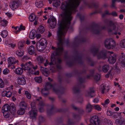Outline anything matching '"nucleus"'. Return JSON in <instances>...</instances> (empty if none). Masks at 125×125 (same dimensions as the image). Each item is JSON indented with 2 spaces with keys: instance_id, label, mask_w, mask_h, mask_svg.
Instances as JSON below:
<instances>
[{
  "instance_id": "f257e3e1",
  "label": "nucleus",
  "mask_w": 125,
  "mask_h": 125,
  "mask_svg": "<svg viewBox=\"0 0 125 125\" xmlns=\"http://www.w3.org/2000/svg\"><path fill=\"white\" fill-rule=\"evenodd\" d=\"M80 0H67V2H64L61 6L62 14L61 15L62 17V20H71V14L76 11V8L79 4Z\"/></svg>"
},
{
  "instance_id": "f03ea898",
  "label": "nucleus",
  "mask_w": 125,
  "mask_h": 125,
  "mask_svg": "<svg viewBox=\"0 0 125 125\" xmlns=\"http://www.w3.org/2000/svg\"><path fill=\"white\" fill-rule=\"evenodd\" d=\"M22 68L26 73L29 74L32 73L33 71L31 69L32 65L31 62L26 63H22L21 65Z\"/></svg>"
},
{
  "instance_id": "7ed1b4c3",
  "label": "nucleus",
  "mask_w": 125,
  "mask_h": 125,
  "mask_svg": "<svg viewBox=\"0 0 125 125\" xmlns=\"http://www.w3.org/2000/svg\"><path fill=\"white\" fill-rule=\"evenodd\" d=\"M104 45L105 47L107 49H113L115 45V41L111 38L107 39L104 42Z\"/></svg>"
},
{
  "instance_id": "20e7f679",
  "label": "nucleus",
  "mask_w": 125,
  "mask_h": 125,
  "mask_svg": "<svg viewBox=\"0 0 125 125\" xmlns=\"http://www.w3.org/2000/svg\"><path fill=\"white\" fill-rule=\"evenodd\" d=\"M2 112H10L12 113L14 112L15 110L14 105L13 103L10 104L9 106L8 104H5L3 107L2 108Z\"/></svg>"
},
{
  "instance_id": "39448f33",
  "label": "nucleus",
  "mask_w": 125,
  "mask_h": 125,
  "mask_svg": "<svg viewBox=\"0 0 125 125\" xmlns=\"http://www.w3.org/2000/svg\"><path fill=\"white\" fill-rule=\"evenodd\" d=\"M13 86L11 85L10 87L6 88L5 90L2 92L1 93V95L2 96H6L7 97H10L12 95V94L10 91V89H12Z\"/></svg>"
},
{
  "instance_id": "423d86ee",
  "label": "nucleus",
  "mask_w": 125,
  "mask_h": 125,
  "mask_svg": "<svg viewBox=\"0 0 125 125\" xmlns=\"http://www.w3.org/2000/svg\"><path fill=\"white\" fill-rule=\"evenodd\" d=\"M31 111L29 113V115L31 118L34 119L37 115V111L33 103H31Z\"/></svg>"
},
{
  "instance_id": "0eeeda50",
  "label": "nucleus",
  "mask_w": 125,
  "mask_h": 125,
  "mask_svg": "<svg viewBox=\"0 0 125 125\" xmlns=\"http://www.w3.org/2000/svg\"><path fill=\"white\" fill-rule=\"evenodd\" d=\"M90 121L92 124L89 125H101L100 121L98 119L96 116H95L92 117Z\"/></svg>"
},
{
  "instance_id": "6e6552de",
  "label": "nucleus",
  "mask_w": 125,
  "mask_h": 125,
  "mask_svg": "<svg viewBox=\"0 0 125 125\" xmlns=\"http://www.w3.org/2000/svg\"><path fill=\"white\" fill-rule=\"evenodd\" d=\"M47 22L48 23H49L50 26L51 27L53 28L56 25V20L54 17H51L48 20Z\"/></svg>"
},
{
  "instance_id": "1a4fd4ad",
  "label": "nucleus",
  "mask_w": 125,
  "mask_h": 125,
  "mask_svg": "<svg viewBox=\"0 0 125 125\" xmlns=\"http://www.w3.org/2000/svg\"><path fill=\"white\" fill-rule=\"evenodd\" d=\"M17 81V83L19 85H24L26 83V78L23 76L18 77Z\"/></svg>"
},
{
  "instance_id": "9d476101",
  "label": "nucleus",
  "mask_w": 125,
  "mask_h": 125,
  "mask_svg": "<svg viewBox=\"0 0 125 125\" xmlns=\"http://www.w3.org/2000/svg\"><path fill=\"white\" fill-rule=\"evenodd\" d=\"M7 61L9 64V66H11L18 63V61L15 59L14 57H10L7 59Z\"/></svg>"
},
{
  "instance_id": "9b49d317",
  "label": "nucleus",
  "mask_w": 125,
  "mask_h": 125,
  "mask_svg": "<svg viewBox=\"0 0 125 125\" xmlns=\"http://www.w3.org/2000/svg\"><path fill=\"white\" fill-rule=\"evenodd\" d=\"M109 53L110 54V56L108 59V61L110 63H114L115 62L116 56L113 52H110Z\"/></svg>"
},
{
  "instance_id": "f8f14e48",
  "label": "nucleus",
  "mask_w": 125,
  "mask_h": 125,
  "mask_svg": "<svg viewBox=\"0 0 125 125\" xmlns=\"http://www.w3.org/2000/svg\"><path fill=\"white\" fill-rule=\"evenodd\" d=\"M19 5V3L16 1L12 2L10 5L11 8L13 10L18 8Z\"/></svg>"
},
{
  "instance_id": "ddd939ff",
  "label": "nucleus",
  "mask_w": 125,
  "mask_h": 125,
  "mask_svg": "<svg viewBox=\"0 0 125 125\" xmlns=\"http://www.w3.org/2000/svg\"><path fill=\"white\" fill-rule=\"evenodd\" d=\"M45 45H43L40 43H38L37 44L36 48L37 50L39 51H41L43 50L45 48Z\"/></svg>"
},
{
  "instance_id": "4468645a",
  "label": "nucleus",
  "mask_w": 125,
  "mask_h": 125,
  "mask_svg": "<svg viewBox=\"0 0 125 125\" xmlns=\"http://www.w3.org/2000/svg\"><path fill=\"white\" fill-rule=\"evenodd\" d=\"M7 24V21L6 20L0 17V27L6 26Z\"/></svg>"
},
{
  "instance_id": "2eb2a0df",
  "label": "nucleus",
  "mask_w": 125,
  "mask_h": 125,
  "mask_svg": "<svg viewBox=\"0 0 125 125\" xmlns=\"http://www.w3.org/2000/svg\"><path fill=\"white\" fill-rule=\"evenodd\" d=\"M36 32L35 30H32L30 32L29 36L30 38L33 39H34L36 36Z\"/></svg>"
},
{
  "instance_id": "dca6fc26",
  "label": "nucleus",
  "mask_w": 125,
  "mask_h": 125,
  "mask_svg": "<svg viewBox=\"0 0 125 125\" xmlns=\"http://www.w3.org/2000/svg\"><path fill=\"white\" fill-rule=\"evenodd\" d=\"M52 86V85H51L49 83H46L45 88L42 89V93L43 94V92L44 91L47 90L48 89L51 88Z\"/></svg>"
},
{
  "instance_id": "f3484780",
  "label": "nucleus",
  "mask_w": 125,
  "mask_h": 125,
  "mask_svg": "<svg viewBox=\"0 0 125 125\" xmlns=\"http://www.w3.org/2000/svg\"><path fill=\"white\" fill-rule=\"evenodd\" d=\"M36 6L38 8H41L43 6L42 2L40 0H37L35 3Z\"/></svg>"
},
{
  "instance_id": "a211bd4d",
  "label": "nucleus",
  "mask_w": 125,
  "mask_h": 125,
  "mask_svg": "<svg viewBox=\"0 0 125 125\" xmlns=\"http://www.w3.org/2000/svg\"><path fill=\"white\" fill-rule=\"evenodd\" d=\"M60 2L59 0H53L52 4L55 7H57L60 6Z\"/></svg>"
},
{
  "instance_id": "6ab92c4d",
  "label": "nucleus",
  "mask_w": 125,
  "mask_h": 125,
  "mask_svg": "<svg viewBox=\"0 0 125 125\" xmlns=\"http://www.w3.org/2000/svg\"><path fill=\"white\" fill-rule=\"evenodd\" d=\"M22 68H18L15 69V73L17 75H21L23 72V70Z\"/></svg>"
},
{
  "instance_id": "aec40b11",
  "label": "nucleus",
  "mask_w": 125,
  "mask_h": 125,
  "mask_svg": "<svg viewBox=\"0 0 125 125\" xmlns=\"http://www.w3.org/2000/svg\"><path fill=\"white\" fill-rule=\"evenodd\" d=\"M28 50V53L30 54H32L34 53V49L33 46H30Z\"/></svg>"
},
{
  "instance_id": "412c9836",
  "label": "nucleus",
  "mask_w": 125,
  "mask_h": 125,
  "mask_svg": "<svg viewBox=\"0 0 125 125\" xmlns=\"http://www.w3.org/2000/svg\"><path fill=\"white\" fill-rule=\"evenodd\" d=\"M113 30L115 31V35L118 34L119 35H121V33L118 31H121V29L118 27H116L115 26L114 27Z\"/></svg>"
},
{
  "instance_id": "4be33fe9",
  "label": "nucleus",
  "mask_w": 125,
  "mask_h": 125,
  "mask_svg": "<svg viewBox=\"0 0 125 125\" xmlns=\"http://www.w3.org/2000/svg\"><path fill=\"white\" fill-rule=\"evenodd\" d=\"M6 45L12 48H14L15 46V45L14 43H13L12 42H8L7 41L5 42Z\"/></svg>"
},
{
  "instance_id": "5701e85b",
  "label": "nucleus",
  "mask_w": 125,
  "mask_h": 125,
  "mask_svg": "<svg viewBox=\"0 0 125 125\" xmlns=\"http://www.w3.org/2000/svg\"><path fill=\"white\" fill-rule=\"evenodd\" d=\"M106 88V86L104 84H101L100 87V90L101 91L102 94H104L105 92V90Z\"/></svg>"
},
{
  "instance_id": "b1692460",
  "label": "nucleus",
  "mask_w": 125,
  "mask_h": 125,
  "mask_svg": "<svg viewBox=\"0 0 125 125\" xmlns=\"http://www.w3.org/2000/svg\"><path fill=\"white\" fill-rule=\"evenodd\" d=\"M36 16L35 14L33 13L31 14L29 17V20L30 21H33L35 19Z\"/></svg>"
},
{
  "instance_id": "393cba45",
  "label": "nucleus",
  "mask_w": 125,
  "mask_h": 125,
  "mask_svg": "<svg viewBox=\"0 0 125 125\" xmlns=\"http://www.w3.org/2000/svg\"><path fill=\"white\" fill-rule=\"evenodd\" d=\"M17 51L16 52V54L18 56H21L23 55V52L21 49H20Z\"/></svg>"
},
{
  "instance_id": "a878e982",
  "label": "nucleus",
  "mask_w": 125,
  "mask_h": 125,
  "mask_svg": "<svg viewBox=\"0 0 125 125\" xmlns=\"http://www.w3.org/2000/svg\"><path fill=\"white\" fill-rule=\"evenodd\" d=\"M27 105L24 102H21L20 104V108H23L24 109L26 107Z\"/></svg>"
},
{
  "instance_id": "bb28decb",
  "label": "nucleus",
  "mask_w": 125,
  "mask_h": 125,
  "mask_svg": "<svg viewBox=\"0 0 125 125\" xmlns=\"http://www.w3.org/2000/svg\"><path fill=\"white\" fill-rule=\"evenodd\" d=\"M0 34L3 37H6L8 34V32L6 31L3 30L1 32Z\"/></svg>"
},
{
  "instance_id": "cd10ccee",
  "label": "nucleus",
  "mask_w": 125,
  "mask_h": 125,
  "mask_svg": "<svg viewBox=\"0 0 125 125\" xmlns=\"http://www.w3.org/2000/svg\"><path fill=\"white\" fill-rule=\"evenodd\" d=\"M37 60L39 63H42L43 62L44 59H43L41 56H39L37 58Z\"/></svg>"
},
{
  "instance_id": "c85d7f7f",
  "label": "nucleus",
  "mask_w": 125,
  "mask_h": 125,
  "mask_svg": "<svg viewBox=\"0 0 125 125\" xmlns=\"http://www.w3.org/2000/svg\"><path fill=\"white\" fill-rule=\"evenodd\" d=\"M24 112V109L23 108H21L19 109L17 111V114L19 115H21L23 114Z\"/></svg>"
},
{
  "instance_id": "c756f323",
  "label": "nucleus",
  "mask_w": 125,
  "mask_h": 125,
  "mask_svg": "<svg viewBox=\"0 0 125 125\" xmlns=\"http://www.w3.org/2000/svg\"><path fill=\"white\" fill-rule=\"evenodd\" d=\"M92 106L90 104H88L86 107V110L88 112H90L91 110Z\"/></svg>"
},
{
  "instance_id": "7c9ffc66",
  "label": "nucleus",
  "mask_w": 125,
  "mask_h": 125,
  "mask_svg": "<svg viewBox=\"0 0 125 125\" xmlns=\"http://www.w3.org/2000/svg\"><path fill=\"white\" fill-rule=\"evenodd\" d=\"M120 45L121 47L125 48V39L121 41Z\"/></svg>"
},
{
  "instance_id": "2f4dec72",
  "label": "nucleus",
  "mask_w": 125,
  "mask_h": 125,
  "mask_svg": "<svg viewBox=\"0 0 125 125\" xmlns=\"http://www.w3.org/2000/svg\"><path fill=\"white\" fill-rule=\"evenodd\" d=\"M93 107L94 109L98 111H101L102 109L101 106L99 105L96 104L94 105V106Z\"/></svg>"
},
{
  "instance_id": "473e14b6",
  "label": "nucleus",
  "mask_w": 125,
  "mask_h": 125,
  "mask_svg": "<svg viewBox=\"0 0 125 125\" xmlns=\"http://www.w3.org/2000/svg\"><path fill=\"white\" fill-rule=\"evenodd\" d=\"M109 69V67L108 65H105L102 67V70L105 72H107Z\"/></svg>"
},
{
  "instance_id": "72a5a7b5",
  "label": "nucleus",
  "mask_w": 125,
  "mask_h": 125,
  "mask_svg": "<svg viewBox=\"0 0 125 125\" xmlns=\"http://www.w3.org/2000/svg\"><path fill=\"white\" fill-rule=\"evenodd\" d=\"M38 31L39 32L42 33L44 31V29L43 26H40L39 27Z\"/></svg>"
},
{
  "instance_id": "f704fd0d",
  "label": "nucleus",
  "mask_w": 125,
  "mask_h": 125,
  "mask_svg": "<svg viewBox=\"0 0 125 125\" xmlns=\"http://www.w3.org/2000/svg\"><path fill=\"white\" fill-rule=\"evenodd\" d=\"M46 41L45 39L44 38H42L41 39L38 43H40V44H42L43 45H44V43H46Z\"/></svg>"
},
{
  "instance_id": "c9c22d12",
  "label": "nucleus",
  "mask_w": 125,
  "mask_h": 125,
  "mask_svg": "<svg viewBox=\"0 0 125 125\" xmlns=\"http://www.w3.org/2000/svg\"><path fill=\"white\" fill-rule=\"evenodd\" d=\"M25 95L28 99H30L31 98V95L28 91H25Z\"/></svg>"
},
{
  "instance_id": "e433bc0d",
  "label": "nucleus",
  "mask_w": 125,
  "mask_h": 125,
  "mask_svg": "<svg viewBox=\"0 0 125 125\" xmlns=\"http://www.w3.org/2000/svg\"><path fill=\"white\" fill-rule=\"evenodd\" d=\"M10 71L7 68L4 69L2 72L3 74L4 75L8 74L10 73Z\"/></svg>"
},
{
  "instance_id": "4c0bfd02",
  "label": "nucleus",
  "mask_w": 125,
  "mask_h": 125,
  "mask_svg": "<svg viewBox=\"0 0 125 125\" xmlns=\"http://www.w3.org/2000/svg\"><path fill=\"white\" fill-rule=\"evenodd\" d=\"M9 112H3L4 116L6 118H8L9 116Z\"/></svg>"
},
{
  "instance_id": "58836bf2",
  "label": "nucleus",
  "mask_w": 125,
  "mask_h": 125,
  "mask_svg": "<svg viewBox=\"0 0 125 125\" xmlns=\"http://www.w3.org/2000/svg\"><path fill=\"white\" fill-rule=\"evenodd\" d=\"M34 80L36 82L40 83L41 82L42 79L40 77H36L34 78Z\"/></svg>"
},
{
  "instance_id": "ea45409f",
  "label": "nucleus",
  "mask_w": 125,
  "mask_h": 125,
  "mask_svg": "<svg viewBox=\"0 0 125 125\" xmlns=\"http://www.w3.org/2000/svg\"><path fill=\"white\" fill-rule=\"evenodd\" d=\"M25 28L24 26H23L21 24L20 25L18 28V31H20L22 30H25Z\"/></svg>"
},
{
  "instance_id": "a19ab883",
  "label": "nucleus",
  "mask_w": 125,
  "mask_h": 125,
  "mask_svg": "<svg viewBox=\"0 0 125 125\" xmlns=\"http://www.w3.org/2000/svg\"><path fill=\"white\" fill-rule=\"evenodd\" d=\"M18 47L19 49H21V48L22 47L23 45L22 42H18Z\"/></svg>"
},
{
  "instance_id": "79ce46f5",
  "label": "nucleus",
  "mask_w": 125,
  "mask_h": 125,
  "mask_svg": "<svg viewBox=\"0 0 125 125\" xmlns=\"http://www.w3.org/2000/svg\"><path fill=\"white\" fill-rule=\"evenodd\" d=\"M110 102V101L108 99H106L104 103H102L101 104L103 106H104L106 105L107 104H108Z\"/></svg>"
},
{
  "instance_id": "37998d69",
  "label": "nucleus",
  "mask_w": 125,
  "mask_h": 125,
  "mask_svg": "<svg viewBox=\"0 0 125 125\" xmlns=\"http://www.w3.org/2000/svg\"><path fill=\"white\" fill-rule=\"evenodd\" d=\"M4 86V83L2 80L0 79V87L3 88Z\"/></svg>"
},
{
  "instance_id": "c03bdc74",
  "label": "nucleus",
  "mask_w": 125,
  "mask_h": 125,
  "mask_svg": "<svg viewBox=\"0 0 125 125\" xmlns=\"http://www.w3.org/2000/svg\"><path fill=\"white\" fill-rule=\"evenodd\" d=\"M100 78V75L99 74H96L94 77V79L96 81L99 80Z\"/></svg>"
},
{
  "instance_id": "a18cd8bd",
  "label": "nucleus",
  "mask_w": 125,
  "mask_h": 125,
  "mask_svg": "<svg viewBox=\"0 0 125 125\" xmlns=\"http://www.w3.org/2000/svg\"><path fill=\"white\" fill-rule=\"evenodd\" d=\"M107 114L108 116H111L113 114V113L110 110H108L107 111Z\"/></svg>"
},
{
  "instance_id": "49530a36",
  "label": "nucleus",
  "mask_w": 125,
  "mask_h": 125,
  "mask_svg": "<svg viewBox=\"0 0 125 125\" xmlns=\"http://www.w3.org/2000/svg\"><path fill=\"white\" fill-rule=\"evenodd\" d=\"M121 121L118 119H116L115 121L116 124L118 125H121Z\"/></svg>"
},
{
  "instance_id": "de8ad7c7",
  "label": "nucleus",
  "mask_w": 125,
  "mask_h": 125,
  "mask_svg": "<svg viewBox=\"0 0 125 125\" xmlns=\"http://www.w3.org/2000/svg\"><path fill=\"white\" fill-rule=\"evenodd\" d=\"M106 120L107 123L109 125H113V123L110 120H106V119L105 121Z\"/></svg>"
},
{
  "instance_id": "09e8293b",
  "label": "nucleus",
  "mask_w": 125,
  "mask_h": 125,
  "mask_svg": "<svg viewBox=\"0 0 125 125\" xmlns=\"http://www.w3.org/2000/svg\"><path fill=\"white\" fill-rule=\"evenodd\" d=\"M99 101L98 98H97L94 99L93 100V102L94 103H97Z\"/></svg>"
},
{
  "instance_id": "8fccbe9b",
  "label": "nucleus",
  "mask_w": 125,
  "mask_h": 125,
  "mask_svg": "<svg viewBox=\"0 0 125 125\" xmlns=\"http://www.w3.org/2000/svg\"><path fill=\"white\" fill-rule=\"evenodd\" d=\"M19 27H14V29L15 30V33H17L18 32H19V31H18V30Z\"/></svg>"
},
{
  "instance_id": "3c124183",
  "label": "nucleus",
  "mask_w": 125,
  "mask_h": 125,
  "mask_svg": "<svg viewBox=\"0 0 125 125\" xmlns=\"http://www.w3.org/2000/svg\"><path fill=\"white\" fill-rule=\"evenodd\" d=\"M105 54L104 53H101L98 56V58L99 59H100L102 57H103V56H104Z\"/></svg>"
},
{
  "instance_id": "603ef678",
  "label": "nucleus",
  "mask_w": 125,
  "mask_h": 125,
  "mask_svg": "<svg viewBox=\"0 0 125 125\" xmlns=\"http://www.w3.org/2000/svg\"><path fill=\"white\" fill-rule=\"evenodd\" d=\"M5 14L9 17H10L11 16V14L10 13L8 12L5 13Z\"/></svg>"
},
{
  "instance_id": "864d4df0",
  "label": "nucleus",
  "mask_w": 125,
  "mask_h": 125,
  "mask_svg": "<svg viewBox=\"0 0 125 125\" xmlns=\"http://www.w3.org/2000/svg\"><path fill=\"white\" fill-rule=\"evenodd\" d=\"M36 36L37 39H38L39 38H40L41 37V35L40 34H38Z\"/></svg>"
},
{
  "instance_id": "5fc2aeb1",
  "label": "nucleus",
  "mask_w": 125,
  "mask_h": 125,
  "mask_svg": "<svg viewBox=\"0 0 125 125\" xmlns=\"http://www.w3.org/2000/svg\"><path fill=\"white\" fill-rule=\"evenodd\" d=\"M28 59V58H27V56H24L23 58V61L25 60H26Z\"/></svg>"
},
{
  "instance_id": "6e6d98bb",
  "label": "nucleus",
  "mask_w": 125,
  "mask_h": 125,
  "mask_svg": "<svg viewBox=\"0 0 125 125\" xmlns=\"http://www.w3.org/2000/svg\"><path fill=\"white\" fill-rule=\"evenodd\" d=\"M22 90V88H21L19 89L18 90V93L19 94H21V91Z\"/></svg>"
},
{
  "instance_id": "4d7b16f0",
  "label": "nucleus",
  "mask_w": 125,
  "mask_h": 125,
  "mask_svg": "<svg viewBox=\"0 0 125 125\" xmlns=\"http://www.w3.org/2000/svg\"><path fill=\"white\" fill-rule=\"evenodd\" d=\"M49 63V62L47 60L46 61V62L44 63V65L45 66H46L48 64V63Z\"/></svg>"
},
{
  "instance_id": "13d9d810",
  "label": "nucleus",
  "mask_w": 125,
  "mask_h": 125,
  "mask_svg": "<svg viewBox=\"0 0 125 125\" xmlns=\"http://www.w3.org/2000/svg\"><path fill=\"white\" fill-rule=\"evenodd\" d=\"M114 84L115 85V86H117L118 87H119V85L118 84V83H116L115 82H114Z\"/></svg>"
},
{
  "instance_id": "bf43d9fd",
  "label": "nucleus",
  "mask_w": 125,
  "mask_h": 125,
  "mask_svg": "<svg viewBox=\"0 0 125 125\" xmlns=\"http://www.w3.org/2000/svg\"><path fill=\"white\" fill-rule=\"evenodd\" d=\"M12 100L14 101H15L16 100V98H15L14 96H13L12 97Z\"/></svg>"
},
{
  "instance_id": "052dcab7",
  "label": "nucleus",
  "mask_w": 125,
  "mask_h": 125,
  "mask_svg": "<svg viewBox=\"0 0 125 125\" xmlns=\"http://www.w3.org/2000/svg\"><path fill=\"white\" fill-rule=\"evenodd\" d=\"M32 68L33 69L35 70V69H36L37 68V66H33V65H32V67H31V68Z\"/></svg>"
},
{
  "instance_id": "680f3d73",
  "label": "nucleus",
  "mask_w": 125,
  "mask_h": 125,
  "mask_svg": "<svg viewBox=\"0 0 125 125\" xmlns=\"http://www.w3.org/2000/svg\"><path fill=\"white\" fill-rule=\"evenodd\" d=\"M121 124L122 125H125V121H121Z\"/></svg>"
},
{
  "instance_id": "e2e57ef3",
  "label": "nucleus",
  "mask_w": 125,
  "mask_h": 125,
  "mask_svg": "<svg viewBox=\"0 0 125 125\" xmlns=\"http://www.w3.org/2000/svg\"><path fill=\"white\" fill-rule=\"evenodd\" d=\"M39 71H37L36 72L34 73V74L35 75H38L39 74Z\"/></svg>"
},
{
  "instance_id": "0e129e2a",
  "label": "nucleus",
  "mask_w": 125,
  "mask_h": 125,
  "mask_svg": "<svg viewBox=\"0 0 125 125\" xmlns=\"http://www.w3.org/2000/svg\"><path fill=\"white\" fill-rule=\"evenodd\" d=\"M110 75H112L110 73L109 74H107L106 75L105 77L106 78H107Z\"/></svg>"
},
{
  "instance_id": "69168bd1",
  "label": "nucleus",
  "mask_w": 125,
  "mask_h": 125,
  "mask_svg": "<svg viewBox=\"0 0 125 125\" xmlns=\"http://www.w3.org/2000/svg\"><path fill=\"white\" fill-rule=\"evenodd\" d=\"M112 14L114 16H116L117 15L116 13L115 12H114L112 13Z\"/></svg>"
},
{
  "instance_id": "338daca9",
  "label": "nucleus",
  "mask_w": 125,
  "mask_h": 125,
  "mask_svg": "<svg viewBox=\"0 0 125 125\" xmlns=\"http://www.w3.org/2000/svg\"><path fill=\"white\" fill-rule=\"evenodd\" d=\"M115 110L116 111H118L119 110V108L118 107H116L115 108Z\"/></svg>"
},
{
  "instance_id": "774afa93",
  "label": "nucleus",
  "mask_w": 125,
  "mask_h": 125,
  "mask_svg": "<svg viewBox=\"0 0 125 125\" xmlns=\"http://www.w3.org/2000/svg\"><path fill=\"white\" fill-rule=\"evenodd\" d=\"M123 15H120L119 16V18L121 19H122L123 18Z\"/></svg>"
}]
</instances>
